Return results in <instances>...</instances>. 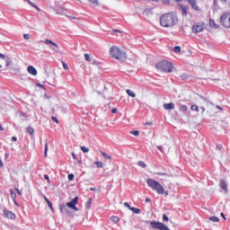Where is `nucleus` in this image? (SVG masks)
<instances>
[{
    "label": "nucleus",
    "instance_id": "62",
    "mask_svg": "<svg viewBox=\"0 0 230 230\" xmlns=\"http://www.w3.org/2000/svg\"><path fill=\"white\" fill-rule=\"evenodd\" d=\"M72 157H73V159H76V155L75 153L72 154Z\"/></svg>",
    "mask_w": 230,
    "mask_h": 230
},
{
    "label": "nucleus",
    "instance_id": "27",
    "mask_svg": "<svg viewBox=\"0 0 230 230\" xmlns=\"http://www.w3.org/2000/svg\"><path fill=\"white\" fill-rule=\"evenodd\" d=\"M130 211H133V213H136V215H139V213H141V209L136 208H130Z\"/></svg>",
    "mask_w": 230,
    "mask_h": 230
},
{
    "label": "nucleus",
    "instance_id": "41",
    "mask_svg": "<svg viewBox=\"0 0 230 230\" xmlns=\"http://www.w3.org/2000/svg\"><path fill=\"white\" fill-rule=\"evenodd\" d=\"M163 220H164V222H168V220H170V218H168V216H166V214H164Z\"/></svg>",
    "mask_w": 230,
    "mask_h": 230
},
{
    "label": "nucleus",
    "instance_id": "19",
    "mask_svg": "<svg viewBox=\"0 0 230 230\" xmlns=\"http://www.w3.org/2000/svg\"><path fill=\"white\" fill-rule=\"evenodd\" d=\"M44 199L47 202L49 209H51V211H54L53 203H51V201H49V199L46 196H44Z\"/></svg>",
    "mask_w": 230,
    "mask_h": 230
},
{
    "label": "nucleus",
    "instance_id": "33",
    "mask_svg": "<svg viewBox=\"0 0 230 230\" xmlns=\"http://www.w3.org/2000/svg\"><path fill=\"white\" fill-rule=\"evenodd\" d=\"M201 98L203 99V101L206 102L207 105H215V104H213V102L208 101V98H206L204 96H201Z\"/></svg>",
    "mask_w": 230,
    "mask_h": 230
},
{
    "label": "nucleus",
    "instance_id": "28",
    "mask_svg": "<svg viewBox=\"0 0 230 230\" xmlns=\"http://www.w3.org/2000/svg\"><path fill=\"white\" fill-rule=\"evenodd\" d=\"M92 202H93V199L90 198V199H88V201L85 203V208H86L87 209H89V208H91Z\"/></svg>",
    "mask_w": 230,
    "mask_h": 230
},
{
    "label": "nucleus",
    "instance_id": "17",
    "mask_svg": "<svg viewBox=\"0 0 230 230\" xmlns=\"http://www.w3.org/2000/svg\"><path fill=\"white\" fill-rule=\"evenodd\" d=\"M66 12H67V9L64 7H58L56 9V13H58V15H66Z\"/></svg>",
    "mask_w": 230,
    "mask_h": 230
},
{
    "label": "nucleus",
    "instance_id": "9",
    "mask_svg": "<svg viewBox=\"0 0 230 230\" xmlns=\"http://www.w3.org/2000/svg\"><path fill=\"white\" fill-rule=\"evenodd\" d=\"M204 30V25L202 23H195L192 26V31L193 33H200Z\"/></svg>",
    "mask_w": 230,
    "mask_h": 230
},
{
    "label": "nucleus",
    "instance_id": "24",
    "mask_svg": "<svg viewBox=\"0 0 230 230\" xmlns=\"http://www.w3.org/2000/svg\"><path fill=\"white\" fill-rule=\"evenodd\" d=\"M101 154L102 155V157H104L105 159H108L109 161H111V159H112V157L109 155H107V153L101 151Z\"/></svg>",
    "mask_w": 230,
    "mask_h": 230
},
{
    "label": "nucleus",
    "instance_id": "7",
    "mask_svg": "<svg viewBox=\"0 0 230 230\" xmlns=\"http://www.w3.org/2000/svg\"><path fill=\"white\" fill-rule=\"evenodd\" d=\"M76 204H78V197H75L70 202H67L66 206L70 209H74V211H78V208H76Z\"/></svg>",
    "mask_w": 230,
    "mask_h": 230
},
{
    "label": "nucleus",
    "instance_id": "43",
    "mask_svg": "<svg viewBox=\"0 0 230 230\" xmlns=\"http://www.w3.org/2000/svg\"><path fill=\"white\" fill-rule=\"evenodd\" d=\"M90 3L94 4V6H98V0H90Z\"/></svg>",
    "mask_w": 230,
    "mask_h": 230
},
{
    "label": "nucleus",
    "instance_id": "26",
    "mask_svg": "<svg viewBox=\"0 0 230 230\" xmlns=\"http://www.w3.org/2000/svg\"><path fill=\"white\" fill-rule=\"evenodd\" d=\"M180 111L181 112H186V111H188V106L186 105H180Z\"/></svg>",
    "mask_w": 230,
    "mask_h": 230
},
{
    "label": "nucleus",
    "instance_id": "23",
    "mask_svg": "<svg viewBox=\"0 0 230 230\" xmlns=\"http://www.w3.org/2000/svg\"><path fill=\"white\" fill-rule=\"evenodd\" d=\"M27 132L28 134H30L31 136H33V134L35 133V129H33V128L31 126H29L27 128Z\"/></svg>",
    "mask_w": 230,
    "mask_h": 230
},
{
    "label": "nucleus",
    "instance_id": "64",
    "mask_svg": "<svg viewBox=\"0 0 230 230\" xmlns=\"http://www.w3.org/2000/svg\"><path fill=\"white\" fill-rule=\"evenodd\" d=\"M13 71H19V67L13 68Z\"/></svg>",
    "mask_w": 230,
    "mask_h": 230
},
{
    "label": "nucleus",
    "instance_id": "4",
    "mask_svg": "<svg viewBox=\"0 0 230 230\" xmlns=\"http://www.w3.org/2000/svg\"><path fill=\"white\" fill-rule=\"evenodd\" d=\"M156 69L164 73H172L173 65H172V63L168 62L167 60H164L156 64Z\"/></svg>",
    "mask_w": 230,
    "mask_h": 230
},
{
    "label": "nucleus",
    "instance_id": "46",
    "mask_svg": "<svg viewBox=\"0 0 230 230\" xmlns=\"http://www.w3.org/2000/svg\"><path fill=\"white\" fill-rule=\"evenodd\" d=\"M64 69H69V66L66 64V62L62 61Z\"/></svg>",
    "mask_w": 230,
    "mask_h": 230
},
{
    "label": "nucleus",
    "instance_id": "42",
    "mask_svg": "<svg viewBox=\"0 0 230 230\" xmlns=\"http://www.w3.org/2000/svg\"><path fill=\"white\" fill-rule=\"evenodd\" d=\"M181 80H188V75H187V74H182V75H181Z\"/></svg>",
    "mask_w": 230,
    "mask_h": 230
},
{
    "label": "nucleus",
    "instance_id": "1",
    "mask_svg": "<svg viewBox=\"0 0 230 230\" xmlns=\"http://www.w3.org/2000/svg\"><path fill=\"white\" fill-rule=\"evenodd\" d=\"M179 22V18H177V14L173 13H167L162 14L160 17V24L164 28H172L175 26Z\"/></svg>",
    "mask_w": 230,
    "mask_h": 230
},
{
    "label": "nucleus",
    "instance_id": "12",
    "mask_svg": "<svg viewBox=\"0 0 230 230\" xmlns=\"http://www.w3.org/2000/svg\"><path fill=\"white\" fill-rule=\"evenodd\" d=\"M4 215L6 218H10L11 220H15V215L10 210H4Z\"/></svg>",
    "mask_w": 230,
    "mask_h": 230
},
{
    "label": "nucleus",
    "instance_id": "58",
    "mask_svg": "<svg viewBox=\"0 0 230 230\" xmlns=\"http://www.w3.org/2000/svg\"><path fill=\"white\" fill-rule=\"evenodd\" d=\"M27 3H28L31 6H33V3H31V1L27 0Z\"/></svg>",
    "mask_w": 230,
    "mask_h": 230
},
{
    "label": "nucleus",
    "instance_id": "35",
    "mask_svg": "<svg viewBox=\"0 0 230 230\" xmlns=\"http://www.w3.org/2000/svg\"><path fill=\"white\" fill-rule=\"evenodd\" d=\"M130 134H132L133 136H136V137H137V136H139V131L138 130H131Z\"/></svg>",
    "mask_w": 230,
    "mask_h": 230
},
{
    "label": "nucleus",
    "instance_id": "20",
    "mask_svg": "<svg viewBox=\"0 0 230 230\" xmlns=\"http://www.w3.org/2000/svg\"><path fill=\"white\" fill-rule=\"evenodd\" d=\"M210 28H214L215 30H218V25L213 20H209Z\"/></svg>",
    "mask_w": 230,
    "mask_h": 230
},
{
    "label": "nucleus",
    "instance_id": "54",
    "mask_svg": "<svg viewBox=\"0 0 230 230\" xmlns=\"http://www.w3.org/2000/svg\"><path fill=\"white\" fill-rule=\"evenodd\" d=\"M157 149H158L160 152H163V146H157Z\"/></svg>",
    "mask_w": 230,
    "mask_h": 230
},
{
    "label": "nucleus",
    "instance_id": "14",
    "mask_svg": "<svg viewBox=\"0 0 230 230\" xmlns=\"http://www.w3.org/2000/svg\"><path fill=\"white\" fill-rule=\"evenodd\" d=\"M164 109H165V111H173V109H175V104L173 102L165 103L164 104Z\"/></svg>",
    "mask_w": 230,
    "mask_h": 230
},
{
    "label": "nucleus",
    "instance_id": "34",
    "mask_svg": "<svg viewBox=\"0 0 230 230\" xmlns=\"http://www.w3.org/2000/svg\"><path fill=\"white\" fill-rule=\"evenodd\" d=\"M174 53H181V46H176L173 48Z\"/></svg>",
    "mask_w": 230,
    "mask_h": 230
},
{
    "label": "nucleus",
    "instance_id": "6",
    "mask_svg": "<svg viewBox=\"0 0 230 230\" xmlns=\"http://www.w3.org/2000/svg\"><path fill=\"white\" fill-rule=\"evenodd\" d=\"M220 22L225 28H230V13H226L221 16Z\"/></svg>",
    "mask_w": 230,
    "mask_h": 230
},
{
    "label": "nucleus",
    "instance_id": "37",
    "mask_svg": "<svg viewBox=\"0 0 230 230\" xmlns=\"http://www.w3.org/2000/svg\"><path fill=\"white\" fill-rule=\"evenodd\" d=\"M81 150L82 152H84V154H87L89 152V148H87L86 146H81Z\"/></svg>",
    "mask_w": 230,
    "mask_h": 230
},
{
    "label": "nucleus",
    "instance_id": "60",
    "mask_svg": "<svg viewBox=\"0 0 230 230\" xmlns=\"http://www.w3.org/2000/svg\"><path fill=\"white\" fill-rule=\"evenodd\" d=\"M151 200L150 198H146V202H151Z\"/></svg>",
    "mask_w": 230,
    "mask_h": 230
},
{
    "label": "nucleus",
    "instance_id": "32",
    "mask_svg": "<svg viewBox=\"0 0 230 230\" xmlns=\"http://www.w3.org/2000/svg\"><path fill=\"white\" fill-rule=\"evenodd\" d=\"M84 58L87 62H91V60H93L90 54H84Z\"/></svg>",
    "mask_w": 230,
    "mask_h": 230
},
{
    "label": "nucleus",
    "instance_id": "48",
    "mask_svg": "<svg viewBox=\"0 0 230 230\" xmlns=\"http://www.w3.org/2000/svg\"><path fill=\"white\" fill-rule=\"evenodd\" d=\"M124 206L125 208H128V209L132 208V207H130V204H128V202H125Z\"/></svg>",
    "mask_w": 230,
    "mask_h": 230
},
{
    "label": "nucleus",
    "instance_id": "45",
    "mask_svg": "<svg viewBox=\"0 0 230 230\" xmlns=\"http://www.w3.org/2000/svg\"><path fill=\"white\" fill-rule=\"evenodd\" d=\"M51 119H52V121H55V123L58 124V119H57V117L52 116Z\"/></svg>",
    "mask_w": 230,
    "mask_h": 230
},
{
    "label": "nucleus",
    "instance_id": "3",
    "mask_svg": "<svg viewBox=\"0 0 230 230\" xmlns=\"http://www.w3.org/2000/svg\"><path fill=\"white\" fill-rule=\"evenodd\" d=\"M110 55L113 58H116V60H119L120 62H123V60H127V54L116 46H112L110 49Z\"/></svg>",
    "mask_w": 230,
    "mask_h": 230
},
{
    "label": "nucleus",
    "instance_id": "30",
    "mask_svg": "<svg viewBox=\"0 0 230 230\" xmlns=\"http://www.w3.org/2000/svg\"><path fill=\"white\" fill-rule=\"evenodd\" d=\"M211 222H220V219L217 217H209Z\"/></svg>",
    "mask_w": 230,
    "mask_h": 230
},
{
    "label": "nucleus",
    "instance_id": "25",
    "mask_svg": "<svg viewBox=\"0 0 230 230\" xmlns=\"http://www.w3.org/2000/svg\"><path fill=\"white\" fill-rule=\"evenodd\" d=\"M10 195L13 200H15L17 199V194L13 190H10Z\"/></svg>",
    "mask_w": 230,
    "mask_h": 230
},
{
    "label": "nucleus",
    "instance_id": "52",
    "mask_svg": "<svg viewBox=\"0 0 230 230\" xmlns=\"http://www.w3.org/2000/svg\"><path fill=\"white\" fill-rule=\"evenodd\" d=\"M200 109H201V111H202V114H204V112H206V108L203 107V106H201Z\"/></svg>",
    "mask_w": 230,
    "mask_h": 230
},
{
    "label": "nucleus",
    "instance_id": "11",
    "mask_svg": "<svg viewBox=\"0 0 230 230\" xmlns=\"http://www.w3.org/2000/svg\"><path fill=\"white\" fill-rule=\"evenodd\" d=\"M59 209L63 215H67L68 217L71 215V211L67 208L66 205L61 204Z\"/></svg>",
    "mask_w": 230,
    "mask_h": 230
},
{
    "label": "nucleus",
    "instance_id": "29",
    "mask_svg": "<svg viewBox=\"0 0 230 230\" xmlns=\"http://www.w3.org/2000/svg\"><path fill=\"white\" fill-rule=\"evenodd\" d=\"M94 164L97 166V168H103V163L96 161Z\"/></svg>",
    "mask_w": 230,
    "mask_h": 230
},
{
    "label": "nucleus",
    "instance_id": "36",
    "mask_svg": "<svg viewBox=\"0 0 230 230\" xmlns=\"http://www.w3.org/2000/svg\"><path fill=\"white\" fill-rule=\"evenodd\" d=\"M190 111H196V112H199V106H197V105H192V106L190 107Z\"/></svg>",
    "mask_w": 230,
    "mask_h": 230
},
{
    "label": "nucleus",
    "instance_id": "10",
    "mask_svg": "<svg viewBox=\"0 0 230 230\" xmlns=\"http://www.w3.org/2000/svg\"><path fill=\"white\" fill-rule=\"evenodd\" d=\"M179 10L182 15V17H187L188 15V5H184L182 4H179Z\"/></svg>",
    "mask_w": 230,
    "mask_h": 230
},
{
    "label": "nucleus",
    "instance_id": "50",
    "mask_svg": "<svg viewBox=\"0 0 230 230\" xmlns=\"http://www.w3.org/2000/svg\"><path fill=\"white\" fill-rule=\"evenodd\" d=\"M111 112H112V114H116V112H118V109H116V108L112 109Z\"/></svg>",
    "mask_w": 230,
    "mask_h": 230
},
{
    "label": "nucleus",
    "instance_id": "8",
    "mask_svg": "<svg viewBox=\"0 0 230 230\" xmlns=\"http://www.w3.org/2000/svg\"><path fill=\"white\" fill-rule=\"evenodd\" d=\"M44 44H47V46H49V48L52 49V51H58V44L53 42L51 40L46 39L44 40Z\"/></svg>",
    "mask_w": 230,
    "mask_h": 230
},
{
    "label": "nucleus",
    "instance_id": "22",
    "mask_svg": "<svg viewBox=\"0 0 230 230\" xmlns=\"http://www.w3.org/2000/svg\"><path fill=\"white\" fill-rule=\"evenodd\" d=\"M110 220H111V222H114V224H118L119 222V217L112 216L111 217H110Z\"/></svg>",
    "mask_w": 230,
    "mask_h": 230
},
{
    "label": "nucleus",
    "instance_id": "15",
    "mask_svg": "<svg viewBox=\"0 0 230 230\" xmlns=\"http://www.w3.org/2000/svg\"><path fill=\"white\" fill-rule=\"evenodd\" d=\"M28 73H30V75H33V76H37V69L35 67H33V66H29L27 68Z\"/></svg>",
    "mask_w": 230,
    "mask_h": 230
},
{
    "label": "nucleus",
    "instance_id": "63",
    "mask_svg": "<svg viewBox=\"0 0 230 230\" xmlns=\"http://www.w3.org/2000/svg\"><path fill=\"white\" fill-rule=\"evenodd\" d=\"M13 203L15 204V206H19V203H17V200L13 199Z\"/></svg>",
    "mask_w": 230,
    "mask_h": 230
},
{
    "label": "nucleus",
    "instance_id": "49",
    "mask_svg": "<svg viewBox=\"0 0 230 230\" xmlns=\"http://www.w3.org/2000/svg\"><path fill=\"white\" fill-rule=\"evenodd\" d=\"M33 8H35L38 12H40V8H39V6H37V5H35L34 4H33Z\"/></svg>",
    "mask_w": 230,
    "mask_h": 230
},
{
    "label": "nucleus",
    "instance_id": "61",
    "mask_svg": "<svg viewBox=\"0 0 230 230\" xmlns=\"http://www.w3.org/2000/svg\"><path fill=\"white\" fill-rule=\"evenodd\" d=\"M12 141H17V137H13Z\"/></svg>",
    "mask_w": 230,
    "mask_h": 230
},
{
    "label": "nucleus",
    "instance_id": "47",
    "mask_svg": "<svg viewBox=\"0 0 230 230\" xmlns=\"http://www.w3.org/2000/svg\"><path fill=\"white\" fill-rule=\"evenodd\" d=\"M25 40H30V34H23Z\"/></svg>",
    "mask_w": 230,
    "mask_h": 230
},
{
    "label": "nucleus",
    "instance_id": "18",
    "mask_svg": "<svg viewBox=\"0 0 230 230\" xmlns=\"http://www.w3.org/2000/svg\"><path fill=\"white\" fill-rule=\"evenodd\" d=\"M220 186H221L222 190H224V191L226 193H229V190L227 189V183L226 182V181L221 180L220 181Z\"/></svg>",
    "mask_w": 230,
    "mask_h": 230
},
{
    "label": "nucleus",
    "instance_id": "2",
    "mask_svg": "<svg viewBox=\"0 0 230 230\" xmlns=\"http://www.w3.org/2000/svg\"><path fill=\"white\" fill-rule=\"evenodd\" d=\"M146 184L149 188H151V190H153V191H156L158 195H164V187L161 185L159 181L154 179L148 178L146 180Z\"/></svg>",
    "mask_w": 230,
    "mask_h": 230
},
{
    "label": "nucleus",
    "instance_id": "55",
    "mask_svg": "<svg viewBox=\"0 0 230 230\" xmlns=\"http://www.w3.org/2000/svg\"><path fill=\"white\" fill-rule=\"evenodd\" d=\"M90 191H96V188L95 187H91Z\"/></svg>",
    "mask_w": 230,
    "mask_h": 230
},
{
    "label": "nucleus",
    "instance_id": "21",
    "mask_svg": "<svg viewBox=\"0 0 230 230\" xmlns=\"http://www.w3.org/2000/svg\"><path fill=\"white\" fill-rule=\"evenodd\" d=\"M128 96H131V98H136V93L132 90H127L126 91Z\"/></svg>",
    "mask_w": 230,
    "mask_h": 230
},
{
    "label": "nucleus",
    "instance_id": "13",
    "mask_svg": "<svg viewBox=\"0 0 230 230\" xmlns=\"http://www.w3.org/2000/svg\"><path fill=\"white\" fill-rule=\"evenodd\" d=\"M0 58H3V60H5V66L6 67H9L10 64L12 63V59L2 53H0Z\"/></svg>",
    "mask_w": 230,
    "mask_h": 230
},
{
    "label": "nucleus",
    "instance_id": "59",
    "mask_svg": "<svg viewBox=\"0 0 230 230\" xmlns=\"http://www.w3.org/2000/svg\"><path fill=\"white\" fill-rule=\"evenodd\" d=\"M4 130V128L0 124V131L3 132Z\"/></svg>",
    "mask_w": 230,
    "mask_h": 230
},
{
    "label": "nucleus",
    "instance_id": "16",
    "mask_svg": "<svg viewBox=\"0 0 230 230\" xmlns=\"http://www.w3.org/2000/svg\"><path fill=\"white\" fill-rule=\"evenodd\" d=\"M188 3L190 4V6L196 10L197 12H199V5H197V0H187Z\"/></svg>",
    "mask_w": 230,
    "mask_h": 230
},
{
    "label": "nucleus",
    "instance_id": "56",
    "mask_svg": "<svg viewBox=\"0 0 230 230\" xmlns=\"http://www.w3.org/2000/svg\"><path fill=\"white\" fill-rule=\"evenodd\" d=\"M217 150H222V146L217 145Z\"/></svg>",
    "mask_w": 230,
    "mask_h": 230
},
{
    "label": "nucleus",
    "instance_id": "31",
    "mask_svg": "<svg viewBox=\"0 0 230 230\" xmlns=\"http://www.w3.org/2000/svg\"><path fill=\"white\" fill-rule=\"evenodd\" d=\"M138 166H140L141 168H146V164H145V162L143 161H139L137 163Z\"/></svg>",
    "mask_w": 230,
    "mask_h": 230
},
{
    "label": "nucleus",
    "instance_id": "57",
    "mask_svg": "<svg viewBox=\"0 0 230 230\" xmlns=\"http://www.w3.org/2000/svg\"><path fill=\"white\" fill-rule=\"evenodd\" d=\"M146 126H149V127H152V122H146V124H145Z\"/></svg>",
    "mask_w": 230,
    "mask_h": 230
},
{
    "label": "nucleus",
    "instance_id": "5",
    "mask_svg": "<svg viewBox=\"0 0 230 230\" xmlns=\"http://www.w3.org/2000/svg\"><path fill=\"white\" fill-rule=\"evenodd\" d=\"M150 226L152 229H158V230H170V228L164 225V223L157 222V221H152L150 223Z\"/></svg>",
    "mask_w": 230,
    "mask_h": 230
},
{
    "label": "nucleus",
    "instance_id": "44",
    "mask_svg": "<svg viewBox=\"0 0 230 230\" xmlns=\"http://www.w3.org/2000/svg\"><path fill=\"white\" fill-rule=\"evenodd\" d=\"M44 179L48 181V184H49V182H50L49 175L45 174V175H44Z\"/></svg>",
    "mask_w": 230,
    "mask_h": 230
},
{
    "label": "nucleus",
    "instance_id": "38",
    "mask_svg": "<svg viewBox=\"0 0 230 230\" xmlns=\"http://www.w3.org/2000/svg\"><path fill=\"white\" fill-rule=\"evenodd\" d=\"M44 156H45V157H48V142H46V144H45Z\"/></svg>",
    "mask_w": 230,
    "mask_h": 230
},
{
    "label": "nucleus",
    "instance_id": "53",
    "mask_svg": "<svg viewBox=\"0 0 230 230\" xmlns=\"http://www.w3.org/2000/svg\"><path fill=\"white\" fill-rule=\"evenodd\" d=\"M4 166V164H3V160L0 159V168H3Z\"/></svg>",
    "mask_w": 230,
    "mask_h": 230
},
{
    "label": "nucleus",
    "instance_id": "40",
    "mask_svg": "<svg viewBox=\"0 0 230 230\" xmlns=\"http://www.w3.org/2000/svg\"><path fill=\"white\" fill-rule=\"evenodd\" d=\"M68 181H75V174L73 173L68 174Z\"/></svg>",
    "mask_w": 230,
    "mask_h": 230
},
{
    "label": "nucleus",
    "instance_id": "51",
    "mask_svg": "<svg viewBox=\"0 0 230 230\" xmlns=\"http://www.w3.org/2000/svg\"><path fill=\"white\" fill-rule=\"evenodd\" d=\"M15 190H16V192H17L20 196L22 195V192H21V191L19 190V189L15 188Z\"/></svg>",
    "mask_w": 230,
    "mask_h": 230
},
{
    "label": "nucleus",
    "instance_id": "39",
    "mask_svg": "<svg viewBox=\"0 0 230 230\" xmlns=\"http://www.w3.org/2000/svg\"><path fill=\"white\" fill-rule=\"evenodd\" d=\"M156 175H164L165 177H172L171 174H168L166 172H157Z\"/></svg>",
    "mask_w": 230,
    "mask_h": 230
}]
</instances>
